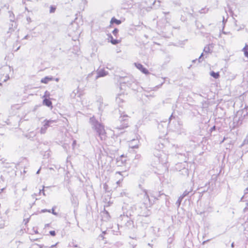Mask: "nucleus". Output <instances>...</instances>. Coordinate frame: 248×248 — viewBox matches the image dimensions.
Returning a JSON list of instances; mask_svg holds the SVG:
<instances>
[{
    "instance_id": "nucleus-16",
    "label": "nucleus",
    "mask_w": 248,
    "mask_h": 248,
    "mask_svg": "<svg viewBox=\"0 0 248 248\" xmlns=\"http://www.w3.org/2000/svg\"><path fill=\"white\" fill-rule=\"evenodd\" d=\"M110 42L113 45H116L119 43V41L116 39H114L112 36H110Z\"/></svg>"
},
{
    "instance_id": "nucleus-31",
    "label": "nucleus",
    "mask_w": 248,
    "mask_h": 248,
    "mask_svg": "<svg viewBox=\"0 0 248 248\" xmlns=\"http://www.w3.org/2000/svg\"><path fill=\"white\" fill-rule=\"evenodd\" d=\"M6 78L4 79V81H5V82L9 78V76H7Z\"/></svg>"
},
{
    "instance_id": "nucleus-27",
    "label": "nucleus",
    "mask_w": 248,
    "mask_h": 248,
    "mask_svg": "<svg viewBox=\"0 0 248 248\" xmlns=\"http://www.w3.org/2000/svg\"><path fill=\"white\" fill-rule=\"evenodd\" d=\"M141 157V155H137L135 156V159H139Z\"/></svg>"
},
{
    "instance_id": "nucleus-17",
    "label": "nucleus",
    "mask_w": 248,
    "mask_h": 248,
    "mask_svg": "<svg viewBox=\"0 0 248 248\" xmlns=\"http://www.w3.org/2000/svg\"><path fill=\"white\" fill-rule=\"evenodd\" d=\"M123 156H121L119 159H117V164H118V166H120L121 165V164H120V162L122 163H123L125 161V160H123Z\"/></svg>"
},
{
    "instance_id": "nucleus-32",
    "label": "nucleus",
    "mask_w": 248,
    "mask_h": 248,
    "mask_svg": "<svg viewBox=\"0 0 248 248\" xmlns=\"http://www.w3.org/2000/svg\"><path fill=\"white\" fill-rule=\"evenodd\" d=\"M41 192H43L44 195H45V192L44 191V189L40 190V193H41Z\"/></svg>"
},
{
    "instance_id": "nucleus-14",
    "label": "nucleus",
    "mask_w": 248,
    "mask_h": 248,
    "mask_svg": "<svg viewBox=\"0 0 248 248\" xmlns=\"http://www.w3.org/2000/svg\"><path fill=\"white\" fill-rule=\"evenodd\" d=\"M210 75L216 79L218 78L219 77V74L218 73H215L214 71H212L210 73Z\"/></svg>"
},
{
    "instance_id": "nucleus-15",
    "label": "nucleus",
    "mask_w": 248,
    "mask_h": 248,
    "mask_svg": "<svg viewBox=\"0 0 248 248\" xmlns=\"http://www.w3.org/2000/svg\"><path fill=\"white\" fill-rule=\"evenodd\" d=\"M203 56H204V54L202 53V54L201 55V56H200V57L198 59L199 62H202L203 60V59H204V58L203 57ZM197 61H198V60L197 59H195V60H193L192 62H195Z\"/></svg>"
},
{
    "instance_id": "nucleus-29",
    "label": "nucleus",
    "mask_w": 248,
    "mask_h": 248,
    "mask_svg": "<svg viewBox=\"0 0 248 248\" xmlns=\"http://www.w3.org/2000/svg\"><path fill=\"white\" fill-rule=\"evenodd\" d=\"M93 75V72H92L91 73L89 74L87 77V78H89L90 77H91Z\"/></svg>"
},
{
    "instance_id": "nucleus-4",
    "label": "nucleus",
    "mask_w": 248,
    "mask_h": 248,
    "mask_svg": "<svg viewBox=\"0 0 248 248\" xmlns=\"http://www.w3.org/2000/svg\"><path fill=\"white\" fill-rule=\"evenodd\" d=\"M135 66L139 69L140 71H141L143 73L145 74H149L148 70L144 67L142 64L139 63H135Z\"/></svg>"
},
{
    "instance_id": "nucleus-19",
    "label": "nucleus",
    "mask_w": 248,
    "mask_h": 248,
    "mask_svg": "<svg viewBox=\"0 0 248 248\" xmlns=\"http://www.w3.org/2000/svg\"><path fill=\"white\" fill-rule=\"evenodd\" d=\"M43 125L46 126L47 128L50 126V124L48 123L47 120H45L43 122Z\"/></svg>"
},
{
    "instance_id": "nucleus-21",
    "label": "nucleus",
    "mask_w": 248,
    "mask_h": 248,
    "mask_svg": "<svg viewBox=\"0 0 248 248\" xmlns=\"http://www.w3.org/2000/svg\"><path fill=\"white\" fill-rule=\"evenodd\" d=\"M48 123L50 124V126L53 123H56L57 120H47Z\"/></svg>"
},
{
    "instance_id": "nucleus-22",
    "label": "nucleus",
    "mask_w": 248,
    "mask_h": 248,
    "mask_svg": "<svg viewBox=\"0 0 248 248\" xmlns=\"http://www.w3.org/2000/svg\"><path fill=\"white\" fill-rule=\"evenodd\" d=\"M49 212L51 213V210H47V209H42L40 211L41 213H45V212Z\"/></svg>"
},
{
    "instance_id": "nucleus-24",
    "label": "nucleus",
    "mask_w": 248,
    "mask_h": 248,
    "mask_svg": "<svg viewBox=\"0 0 248 248\" xmlns=\"http://www.w3.org/2000/svg\"><path fill=\"white\" fill-rule=\"evenodd\" d=\"M54 208L55 207L52 208V210H51V212L52 213V214L57 216V213L54 211Z\"/></svg>"
},
{
    "instance_id": "nucleus-34",
    "label": "nucleus",
    "mask_w": 248,
    "mask_h": 248,
    "mask_svg": "<svg viewBox=\"0 0 248 248\" xmlns=\"http://www.w3.org/2000/svg\"><path fill=\"white\" fill-rule=\"evenodd\" d=\"M56 245H57V244H56L55 245H53L51 246L49 248H54V247H56Z\"/></svg>"
},
{
    "instance_id": "nucleus-1",
    "label": "nucleus",
    "mask_w": 248,
    "mask_h": 248,
    "mask_svg": "<svg viewBox=\"0 0 248 248\" xmlns=\"http://www.w3.org/2000/svg\"><path fill=\"white\" fill-rule=\"evenodd\" d=\"M90 123L93 129H94L101 140H105L107 137L104 126L97 121L94 117L90 119Z\"/></svg>"
},
{
    "instance_id": "nucleus-2",
    "label": "nucleus",
    "mask_w": 248,
    "mask_h": 248,
    "mask_svg": "<svg viewBox=\"0 0 248 248\" xmlns=\"http://www.w3.org/2000/svg\"><path fill=\"white\" fill-rule=\"evenodd\" d=\"M128 116L127 115L124 114V112L121 113L119 117V122L120 124H117L115 128L117 129H123L128 126Z\"/></svg>"
},
{
    "instance_id": "nucleus-5",
    "label": "nucleus",
    "mask_w": 248,
    "mask_h": 248,
    "mask_svg": "<svg viewBox=\"0 0 248 248\" xmlns=\"http://www.w3.org/2000/svg\"><path fill=\"white\" fill-rule=\"evenodd\" d=\"M97 75L95 78L96 79L107 75L108 74V72L106 71L104 69H100L97 70Z\"/></svg>"
},
{
    "instance_id": "nucleus-26",
    "label": "nucleus",
    "mask_w": 248,
    "mask_h": 248,
    "mask_svg": "<svg viewBox=\"0 0 248 248\" xmlns=\"http://www.w3.org/2000/svg\"><path fill=\"white\" fill-rule=\"evenodd\" d=\"M49 233L52 236H55L56 235L55 232L54 231H51L49 232Z\"/></svg>"
},
{
    "instance_id": "nucleus-43",
    "label": "nucleus",
    "mask_w": 248,
    "mask_h": 248,
    "mask_svg": "<svg viewBox=\"0 0 248 248\" xmlns=\"http://www.w3.org/2000/svg\"><path fill=\"white\" fill-rule=\"evenodd\" d=\"M3 189V188L1 189H0V192L2 191Z\"/></svg>"
},
{
    "instance_id": "nucleus-11",
    "label": "nucleus",
    "mask_w": 248,
    "mask_h": 248,
    "mask_svg": "<svg viewBox=\"0 0 248 248\" xmlns=\"http://www.w3.org/2000/svg\"><path fill=\"white\" fill-rule=\"evenodd\" d=\"M203 52L205 53H211L212 52V50H211L210 45L206 46L204 47Z\"/></svg>"
},
{
    "instance_id": "nucleus-38",
    "label": "nucleus",
    "mask_w": 248,
    "mask_h": 248,
    "mask_svg": "<svg viewBox=\"0 0 248 248\" xmlns=\"http://www.w3.org/2000/svg\"><path fill=\"white\" fill-rule=\"evenodd\" d=\"M48 226H49V224H46V225H45V227H46H46H48Z\"/></svg>"
},
{
    "instance_id": "nucleus-30",
    "label": "nucleus",
    "mask_w": 248,
    "mask_h": 248,
    "mask_svg": "<svg viewBox=\"0 0 248 248\" xmlns=\"http://www.w3.org/2000/svg\"><path fill=\"white\" fill-rule=\"evenodd\" d=\"M4 226V224H0V229L3 228Z\"/></svg>"
},
{
    "instance_id": "nucleus-3",
    "label": "nucleus",
    "mask_w": 248,
    "mask_h": 248,
    "mask_svg": "<svg viewBox=\"0 0 248 248\" xmlns=\"http://www.w3.org/2000/svg\"><path fill=\"white\" fill-rule=\"evenodd\" d=\"M143 203L144 204L146 208L150 207L152 205V203L150 202L149 196L148 195L147 192L145 190H144Z\"/></svg>"
},
{
    "instance_id": "nucleus-25",
    "label": "nucleus",
    "mask_w": 248,
    "mask_h": 248,
    "mask_svg": "<svg viewBox=\"0 0 248 248\" xmlns=\"http://www.w3.org/2000/svg\"><path fill=\"white\" fill-rule=\"evenodd\" d=\"M182 200V199H180V196L179 199H178V201L176 202V203L178 205V206L180 205Z\"/></svg>"
},
{
    "instance_id": "nucleus-10",
    "label": "nucleus",
    "mask_w": 248,
    "mask_h": 248,
    "mask_svg": "<svg viewBox=\"0 0 248 248\" xmlns=\"http://www.w3.org/2000/svg\"><path fill=\"white\" fill-rule=\"evenodd\" d=\"M43 104L45 105L47 107H50L51 106L52 103L49 100H48L46 98H45L43 100Z\"/></svg>"
},
{
    "instance_id": "nucleus-20",
    "label": "nucleus",
    "mask_w": 248,
    "mask_h": 248,
    "mask_svg": "<svg viewBox=\"0 0 248 248\" xmlns=\"http://www.w3.org/2000/svg\"><path fill=\"white\" fill-rule=\"evenodd\" d=\"M118 32H119V30L117 29H115L113 31H112V33L114 35H115V36H117V34L118 33Z\"/></svg>"
},
{
    "instance_id": "nucleus-42",
    "label": "nucleus",
    "mask_w": 248,
    "mask_h": 248,
    "mask_svg": "<svg viewBox=\"0 0 248 248\" xmlns=\"http://www.w3.org/2000/svg\"><path fill=\"white\" fill-rule=\"evenodd\" d=\"M20 48V46L17 47V49H16V51H17Z\"/></svg>"
},
{
    "instance_id": "nucleus-36",
    "label": "nucleus",
    "mask_w": 248,
    "mask_h": 248,
    "mask_svg": "<svg viewBox=\"0 0 248 248\" xmlns=\"http://www.w3.org/2000/svg\"><path fill=\"white\" fill-rule=\"evenodd\" d=\"M76 143V140H74L73 142V146H74Z\"/></svg>"
},
{
    "instance_id": "nucleus-40",
    "label": "nucleus",
    "mask_w": 248,
    "mask_h": 248,
    "mask_svg": "<svg viewBox=\"0 0 248 248\" xmlns=\"http://www.w3.org/2000/svg\"><path fill=\"white\" fill-rule=\"evenodd\" d=\"M47 91H46V92H45V95L44 96V97H45V96L46 95V94H47Z\"/></svg>"
},
{
    "instance_id": "nucleus-28",
    "label": "nucleus",
    "mask_w": 248,
    "mask_h": 248,
    "mask_svg": "<svg viewBox=\"0 0 248 248\" xmlns=\"http://www.w3.org/2000/svg\"><path fill=\"white\" fill-rule=\"evenodd\" d=\"M104 233H105V232H103V233L99 235V237L102 238V239H104L103 234H104Z\"/></svg>"
},
{
    "instance_id": "nucleus-12",
    "label": "nucleus",
    "mask_w": 248,
    "mask_h": 248,
    "mask_svg": "<svg viewBox=\"0 0 248 248\" xmlns=\"http://www.w3.org/2000/svg\"><path fill=\"white\" fill-rule=\"evenodd\" d=\"M192 191V189H190V190L188 191L187 190H185L183 194L180 196V199H183L185 196H187L190 192Z\"/></svg>"
},
{
    "instance_id": "nucleus-35",
    "label": "nucleus",
    "mask_w": 248,
    "mask_h": 248,
    "mask_svg": "<svg viewBox=\"0 0 248 248\" xmlns=\"http://www.w3.org/2000/svg\"><path fill=\"white\" fill-rule=\"evenodd\" d=\"M117 174H119V175H121V172L120 171H117L116 172V175Z\"/></svg>"
},
{
    "instance_id": "nucleus-44",
    "label": "nucleus",
    "mask_w": 248,
    "mask_h": 248,
    "mask_svg": "<svg viewBox=\"0 0 248 248\" xmlns=\"http://www.w3.org/2000/svg\"><path fill=\"white\" fill-rule=\"evenodd\" d=\"M24 38L25 39H26L27 38V36H26Z\"/></svg>"
},
{
    "instance_id": "nucleus-23",
    "label": "nucleus",
    "mask_w": 248,
    "mask_h": 248,
    "mask_svg": "<svg viewBox=\"0 0 248 248\" xmlns=\"http://www.w3.org/2000/svg\"><path fill=\"white\" fill-rule=\"evenodd\" d=\"M55 10H56V8L51 6L50 7V13H54L55 11Z\"/></svg>"
},
{
    "instance_id": "nucleus-39",
    "label": "nucleus",
    "mask_w": 248,
    "mask_h": 248,
    "mask_svg": "<svg viewBox=\"0 0 248 248\" xmlns=\"http://www.w3.org/2000/svg\"><path fill=\"white\" fill-rule=\"evenodd\" d=\"M214 129H215V126H213V127L211 128V130H214Z\"/></svg>"
},
{
    "instance_id": "nucleus-8",
    "label": "nucleus",
    "mask_w": 248,
    "mask_h": 248,
    "mask_svg": "<svg viewBox=\"0 0 248 248\" xmlns=\"http://www.w3.org/2000/svg\"><path fill=\"white\" fill-rule=\"evenodd\" d=\"M125 98L124 94H119L116 98V101L118 103H120L121 102H123L124 99Z\"/></svg>"
},
{
    "instance_id": "nucleus-13",
    "label": "nucleus",
    "mask_w": 248,
    "mask_h": 248,
    "mask_svg": "<svg viewBox=\"0 0 248 248\" xmlns=\"http://www.w3.org/2000/svg\"><path fill=\"white\" fill-rule=\"evenodd\" d=\"M110 23H115L117 24V25H119L121 23V21L119 20H118V19L115 18L114 17H113L111 19Z\"/></svg>"
},
{
    "instance_id": "nucleus-37",
    "label": "nucleus",
    "mask_w": 248,
    "mask_h": 248,
    "mask_svg": "<svg viewBox=\"0 0 248 248\" xmlns=\"http://www.w3.org/2000/svg\"><path fill=\"white\" fill-rule=\"evenodd\" d=\"M40 170H41V169H39V170H38V171H37V172H36V174H39V173H40Z\"/></svg>"
},
{
    "instance_id": "nucleus-6",
    "label": "nucleus",
    "mask_w": 248,
    "mask_h": 248,
    "mask_svg": "<svg viewBox=\"0 0 248 248\" xmlns=\"http://www.w3.org/2000/svg\"><path fill=\"white\" fill-rule=\"evenodd\" d=\"M139 141L137 140H133L129 143L131 148H138L139 147Z\"/></svg>"
},
{
    "instance_id": "nucleus-45",
    "label": "nucleus",
    "mask_w": 248,
    "mask_h": 248,
    "mask_svg": "<svg viewBox=\"0 0 248 248\" xmlns=\"http://www.w3.org/2000/svg\"><path fill=\"white\" fill-rule=\"evenodd\" d=\"M37 1H38V0H37Z\"/></svg>"
},
{
    "instance_id": "nucleus-9",
    "label": "nucleus",
    "mask_w": 248,
    "mask_h": 248,
    "mask_svg": "<svg viewBox=\"0 0 248 248\" xmlns=\"http://www.w3.org/2000/svg\"><path fill=\"white\" fill-rule=\"evenodd\" d=\"M242 51L244 52V56L248 58V45L246 44Z\"/></svg>"
},
{
    "instance_id": "nucleus-7",
    "label": "nucleus",
    "mask_w": 248,
    "mask_h": 248,
    "mask_svg": "<svg viewBox=\"0 0 248 248\" xmlns=\"http://www.w3.org/2000/svg\"><path fill=\"white\" fill-rule=\"evenodd\" d=\"M53 78L51 77H46L41 80V83L47 84L48 82L52 80Z\"/></svg>"
},
{
    "instance_id": "nucleus-33",
    "label": "nucleus",
    "mask_w": 248,
    "mask_h": 248,
    "mask_svg": "<svg viewBox=\"0 0 248 248\" xmlns=\"http://www.w3.org/2000/svg\"><path fill=\"white\" fill-rule=\"evenodd\" d=\"M123 180V179H122L121 180V179H119L117 182V184H119V183H120L121 181H122Z\"/></svg>"
},
{
    "instance_id": "nucleus-18",
    "label": "nucleus",
    "mask_w": 248,
    "mask_h": 248,
    "mask_svg": "<svg viewBox=\"0 0 248 248\" xmlns=\"http://www.w3.org/2000/svg\"><path fill=\"white\" fill-rule=\"evenodd\" d=\"M47 128L46 126H45L44 125H43V126L41 127V128L40 129L41 133V134L45 133L46 131Z\"/></svg>"
},
{
    "instance_id": "nucleus-41",
    "label": "nucleus",
    "mask_w": 248,
    "mask_h": 248,
    "mask_svg": "<svg viewBox=\"0 0 248 248\" xmlns=\"http://www.w3.org/2000/svg\"><path fill=\"white\" fill-rule=\"evenodd\" d=\"M231 246H232V248H233L234 247V243H232V244Z\"/></svg>"
}]
</instances>
